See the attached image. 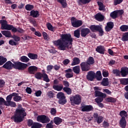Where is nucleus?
<instances>
[{
	"label": "nucleus",
	"mask_w": 128,
	"mask_h": 128,
	"mask_svg": "<svg viewBox=\"0 0 128 128\" xmlns=\"http://www.w3.org/2000/svg\"><path fill=\"white\" fill-rule=\"evenodd\" d=\"M60 36V39L52 41L54 46H58L60 50H66V48H70V46H72L74 38H72L70 34H62Z\"/></svg>",
	"instance_id": "f257e3e1"
},
{
	"label": "nucleus",
	"mask_w": 128,
	"mask_h": 128,
	"mask_svg": "<svg viewBox=\"0 0 128 128\" xmlns=\"http://www.w3.org/2000/svg\"><path fill=\"white\" fill-rule=\"evenodd\" d=\"M13 62L14 64L10 61H8L2 66V68L8 70H12L14 68L18 70H24L28 66V64L22 63L20 62L16 61Z\"/></svg>",
	"instance_id": "f03ea898"
},
{
	"label": "nucleus",
	"mask_w": 128,
	"mask_h": 128,
	"mask_svg": "<svg viewBox=\"0 0 128 128\" xmlns=\"http://www.w3.org/2000/svg\"><path fill=\"white\" fill-rule=\"evenodd\" d=\"M25 116H26V109L22 108V106L19 104L18 108L16 109L14 112V116L11 117V120H12L14 122H22Z\"/></svg>",
	"instance_id": "7ed1b4c3"
},
{
	"label": "nucleus",
	"mask_w": 128,
	"mask_h": 128,
	"mask_svg": "<svg viewBox=\"0 0 128 128\" xmlns=\"http://www.w3.org/2000/svg\"><path fill=\"white\" fill-rule=\"evenodd\" d=\"M0 24H1L0 28L2 30H12V32H20V34H22L24 32V30L22 28H16L12 24H8V21L4 20H0Z\"/></svg>",
	"instance_id": "20e7f679"
},
{
	"label": "nucleus",
	"mask_w": 128,
	"mask_h": 128,
	"mask_svg": "<svg viewBox=\"0 0 128 128\" xmlns=\"http://www.w3.org/2000/svg\"><path fill=\"white\" fill-rule=\"evenodd\" d=\"M120 116L122 117L119 122L120 126L122 128H126V118L128 116V112L126 110H122L120 112Z\"/></svg>",
	"instance_id": "39448f33"
},
{
	"label": "nucleus",
	"mask_w": 128,
	"mask_h": 128,
	"mask_svg": "<svg viewBox=\"0 0 128 128\" xmlns=\"http://www.w3.org/2000/svg\"><path fill=\"white\" fill-rule=\"evenodd\" d=\"M35 78L37 80H42V78H43V80L46 82H50V80L46 73H41L40 72H36L35 74Z\"/></svg>",
	"instance_id": "423d86ee"
},
{
	"label": "nucleus",
	"mask_w": 128,
	"mask_h": 128,
	"mask_svg": "<svg viewBox=\"0 0 128 128\" xmlns=\"http://www.w3.org/2000/svg\"><path fill=\"white\" fill-rule=\"evenodd\" d=\"M70 100L72 106L73 104H80V102H82V96L80 94L73 96L70 98Z\"/></svg>",
	"instance_id": "0eeeda50"
},
{
	"label": "nucleus",
	"mask_w": 128,
	"mask_h": 128,
	"mask_svg": "<svg viewBox=\"0 0 128 128\" xmlns=\"http://www.w3.org/2000/svg\"><path fill=\"white\" fill-rule=\"evenodd\" d=\"M36 120L42 124H48L50 122V119L46 115H39L37 116Z\"/></svg>",
	"instance_id": "6e6552de"
},
{
	"label": "nucleus",
	"mask_w": 128,
	"mask_h": 128,
	"mask_svg": "<svg viewBox=\"0 0 128 128\" xmlns=\"http://www.w3.org/2000/svg\"><path fill=\"white\" fill-rule=\"evenodd\" d=\"M28 126L31 128H41L42 127V124L40 122H34L32 120L29 119L27 122Z\"/></svg>",
	"instance_id": "1a4fd4ad"
},
{
	"label": "nucleus",
	"mask_w": 128,
	"mask_h": 128,
	"mask_svg": "<svg viewBox=\"0 0 128 128\" xmlns=\"http://www.w3.org/2000/svg\"><path fill=\"white\" fill-rule=\"evenodd\" d=\"M71 24L73 28H80L82 26V21L81 20H76V18L72 17L71 18Z\"/></svg>",
	"instance_id": "9d476101"
},
{
	"label": "nucleus",
	"mask_w": 128,
	"mask_h": 128,
	"mask_svg": "<svg viewBox=\"0 0 128 128\" xmlns=\"http://www.w3.org/2000/svg\"><path fill=\"white\" fill-rule=\"evenodd\" d=\"M80 66L82 72H88L90 70V66L86 62H82L80 64Z\"/></svg>",
	"instance_id": "9b49d317"
},
{
	"label": "nucleus",
	"mask_w": 128,
	"mask_h": 128,
	"mask_svg": "<svg viewBox=\"0 0 128 128\" xmlns=\"http://www.w3.org/2000/svg\"><path fill=\"white\" fill-rule=\"evenodd\" d=\"M86 78L90 82H94V80L96 78V72L94 71H89L86 76Z\"/></svg>",
	"instance_id": "f8f14e48"
},
{
	"label": "nucleus",
	"mask_w": 128,
	"mask_h": 128,
	"mask_svg": "<svg viewBox=\"0 0 128 128\" xmlns=\"http://www.w3.org/2000/svg\"><path fill=\"white\" fill-rule=\"evenodd\" d=\"M82 112H88L94 110V107L92 105H82L80 107Z\"/></svg>",
	"instance_id": "ddd939ff"
},
{
	"label": "nucleus",
	"mask_w": 128,
	"mask_h": 128,
	"mask_svg": "<svg viewBox=\"0 0 128 128\" xmlns=\"http://www.w3.org/2000/svg\"><path fill=\"white\" fill-rule=\"evenodd\" d=\"M90 33V30L88 28H83L80 31V36L82 38H86L88 34Z\"/></svg>",
	"instance_id": "4468645a"
},
{
	"label": "nucleus",
	"mask_w": 128,
	"mask_h": 128,
	"mask_svg": "<svg viewBox=\"0 0 128 128\" xmlns=\"http://www.w3.org/2000/svg\"><path fill=\"white\" fill-rule=\"evenodd\" d=\"M93 116L96 120L97 124H102L104 120V118L102 116H99L98 113H94Z\"/></svg>",
	"instance_id": "2eb2a0df"
},
{
	"label": "nucleus",
	"mask_w": 128,
	"mask_h": 128,
	"mask_svg": "<svg viewBox=\"0 0 128 128\" xmlns=\"http://www.w3.org/2000/svg\"><path fill=\"white\" fill-rule=\"evenodd\" d=\"M38 72V67L36 66H30L28 68V72L30 74H36Z\"/></svg>",
	"instance_id": "dca6fc26"
},
{
	"label": "nucleus",
	"mask_w": 128,
	"mask_h": 128,
	"mask_svg": "<svg viewBox=\"0 0 128 128\" xmlns=\"http://www.w3.org/2000/svg\"><path fill=\"white\" fill-rule=\"evenodd\" d=\"M114 24L113 22H107L106 26L105 27L106 32H110V30L114 28Z\"/></svg>",
	"instance_id": "f3484780"
},
{
	"label": "nucleus",
	"mask_w": 128,
	"mask_h": 128,
	"mask_svg": "<svg viewBox=\"0 0 128 128\" xmlns=\"http://www.w3.org/2000/svg\"><path fill=\"white\" fill-rule=\"evenodd\" d=\"M96 51L101 54H104V52H106V48L102 46H98L96 49Z\"/></svg>",
	"instance_id": "a211bd4d"
},
{
	"label": "nucleus",
	"mask_w": 128,
	"mask_h": 128,
	"mask_svg": "<svg viewBox=\"0 0 128 128\" xmlns=\"http://www.w3.org/2000/svg\"><path fill=\"white\" fill-rule=\"evenodd\" d=\"M40 12L36 10H32L30 12V16H32V18H38L40 16Z\"/></svg>",
	"instance_id": "6ab92c4d"
},
{
	"label": "nucleus",
	"mask_w": 128,
	"mask_h": 128,
	"mask_svg": "<svg viewBox=\"0 0 128 128\" xmlns=\"http://www.w3.org/2000/svg\"><path fill=\"white\" fill-rule=\"evenodd\" d=\"M120 74L123 78H126L128 74V68L126 67L122 68Z\"/></svg>",
	"instance_id": "aec40b11"
},
{
	"label": "nucleus",
	"mask_w": 128,
	"mask_h": 128,
	"mask_svg": "<svg viewBox=\"0 0 128 128\" xmlns=\"http://www.w3.org/2000/svg\"><path fill=\"white\" fill-rule=\"evenodd\" d=\"M95 96H98V98H106V94L102 93L100 91L95 90L94 92Z\"/></svg>",
	"instance_id": "412c9836"
},
{
	"label": "nucleus",
	"mask_w": 128,
	"mask_h": 128,
	"mask_svg": "<svg viewBox=\"0 0 128 128\" xmlns=\"http://www.w3.org/2000/svg\"><path fill=\"white\" fill-rule=\"evenodd\" d=\"M54 122L56 126H60L62 122V119L60 117H55L54 118Z\"/></svg>",
	"instance_id": "4be33fe9"
},
{
	"label": "nucleus",
	"mask_w": 128,
	"mask_h": 128,
	"mask_svg": "<svg viewBox=\"0 0 128 128\" xmlns=\"http://www.w3.org/2000/svg\"><path fill=\"white\" fill-rule=\"evenodd\" d=\"M1 33L3 36H4L6 38H12V32L9 30H2L1 31Z\"/></svg>",
	"instance_id": "5701e85b"
},
{
	"label": "nucleus",
	"mask_w": 128,
	"mask_h": 128,
	"mask_svg": "<svg viewBox=\"0 0 128 128\" xmlns=\"http://www.w3.org/2000/svg\"><path fill=\"white\" fill-rule=\"evenodd\" d=\"M100 26L98 25H91L89 28L91 32H98Z\"/></svg>",
	"instance_id": "b1692460"
},
{
	"label": "nucleus",
	"mask_w": 128,
	"mask_h": 128,
	"mask_svg": "<svg viewBox=\"0 0 128 128\" xmlns=\"http://www.w3.org/2000/svg\"><path fill=\"white\" fill-rule=\"evenodd\" d=\"M95 78L96 80L100 81L102 80V72L100 71H97L95 74Z\"/></svg>",
	"instance_id": "393cba45"
},
{
	"label": "nucleus",
	"mask_w": 128,
	"mask_h": 128,
	"mask_svg": "<svg viewBox=\"0 0 128 128\" xmlns=\"http://www.w3.org/2000/svg\"><path fill=\"white\" fill-rule=\"evenodd\" d=\"M95 18L98 22H102L104 20V17L102 14L98 13L95 16Z\"/></svg>",
	"instance_id": "a878e982"
},
{
	"label": "nucleus",
	"mask_w": 128,
	"mask_h": 128,
	"mask_svg": "<svg viewBox=\"0 0 128 128\" xmlns=\"http://www.w3.org/2000/svg\"><path fill=\"white\" fill-rule=\"evenodd\" d=\"M80 60L78 58L75 57L74 58L71 64V66H76L78 64H80Z\"/></svg>",
	"instance_id": "bb28decb"
},
{
	"label": "nucleus",
	"mask_w": 128,
	"mask_h": 128,
	"mask_svg": "<svg viewBox=\"0 0 128 128\" xmlns=\"http://www.w3.org/2000/svg\"><path fill=\"white\" fill-rule=\"evenodd\" d=\"M53 88L57 92H60L64 90V85L60 84V86L54 85L52 86Z\"/></svg>",
	"instance_id": "cd10ccee"
},
{
	"label": "nucleus",
	"mask_w": 128,
	"mask_h": 128,
	"mask_svg": "<svg viewBox=\"0 0 128 128\" xmlns=\"http://www.w3.org/2000/svg\"><path fill=\"white\" fill-rule=\"evenodd\" d=\"M60 4L63 8H66L68 6V3H66V0H56Z\"/></svg>",
	"instance_id": "c85d7f7f"
},
{
	"label": "nucleus",
	"mask_w": 128,
	"mask_h": 128,
	"mask_svg": "<svg viewBox=\"0 0 128 128\" xmlns=\"http://www.w3.org/2000/svg\"><path fill=\"white\" fill-rule=\"evenodd\" d=\"M72 70L76 74H79L80 72V66H76L72 68Z\"/></svg>",
	"instance_id": "c756f323"
},
{
	"label": "nucleus",
	"mask_w": 128,
	"mask_h": 128,
	"mask_svg": "<svg viewBox=\"0 0 128 128\" xmlns=\"http://www.w3.org/2000/svg\"><path fill=\"white\" fill-rule=\"evenodd\" d=\"M92 0H78V6H82V4H90Z\"/></svg>",
	"instance_id": "7c9ffc66"
},
{
	"label": "nucleus",
	"mask_w": 128,
	"mask_h": 128,
	"mask_svg": "<svg viewBox=\"0 0 128 128\" xmlns=\"http://www.w3.org/2000/svg\"><path fill=\"white\" fill-rule=\"evenodd\" d=\"M28 56L30 60H38V57L36 54L34 53H28Z\"/></svg>",
	"instance_id": "2f4dec72"
},
{
	"label": "nucleus",
	"mask_w": 128,
	"mask_h": 128,
	"mask_svg": "<svg viewBox=\"0 0 128 128\" xmlns=\"http://www.w3.org/2000/svg\"><path fill=\"white\" fill-rule=\"evenodd\" d=\"M68 100H66V97L59 99L58 101L59 104H61L62 106H64V104H66Z\"/></svg>",
	"instance_id": "473e14b6"
},
{
	"label": "nucleus",
	"mask_w": 128,
	"mask_h": 128,
	"mask_svg": "<svg viewBox=\"0 0 128 128\" xmlns=\"http://www.w3.org/2000/svg\"><path fill=\"white\" fill-rule=\"evenodd\" d=\"M14 102H20V100H22V96H18V94L14 92Z\"/></svg>",
	"instance_id": "72a5a7b5"
},
{
	"label": "nucleus",
	"mask_w": 128,
	"mask_h": 128,
	"mask_svg": "<svg viewBox=\"0 0 128 128\" xmlns=\"http://www.w3.org/2000/svg\"><path fill=\"white\" fill-rule=\"evenodd\" d=\"M101 84L104 86H108L109 84L108 78H104L101 82Z\"/></svg>",
	"instance_id": "f704fd0d"
},
{
	"label": "nucleus",
	"mask_w": 128,
	"mask_h": 128,
	"mask_svg": "<svg viewBox=\"0 0 128 128\" xmlns=\"http://www.w3.org/2000/svg\"><path fill=\"white\" fill-rule=\"evenodd\" d=\"M20 60L22 62H30V58L26 56H24L20 58Z\"/></svg>",
	"instance_id": "c9c22d12"
},
{
	"label": "nucleus",
	"mask_w": 128,
	"mask_h": 128,
	"mask_svg": "<svg viewBox=\"0 0 128 128\" xmlns=\"http://www.w3.org/2000/svg\"><path fill=\"white\" fill-rule=\"evenodd\" d=\"M33 8H34V6L30 4H27L25 6V10H28V11L32 10Z\"/></svg>",
	"instance_id": "e433bc0d"
},
{
	"label": "nucleus",
	"mask_w": 128,
	"mask_h": 128,
	"mask_svg": "<svg viewBox=\"0 0 128 128\" xmlns=\"http://www.w3.org/2000/svg\"><path fill=\"white\" fill-rule=\"evenodd\" d=\"M106 101L107 102H113V103H114V102H116V99L112 98V97H110V98H107L106 99Z\"/></svg>",
	"instance_id": "4c0bfd02"
},
{
	"label": "nucleus",
	"mask_w": 128,
	"mask_h": 128,
	"mask_svg": "<svg viewBox=\"0 0 128 128\" xmlns=\"http://www.w3.org/2000/svg\"><path fill=\"white\" fill-rule=\"evenodd\" d=\"M86 62L90 66V64H94V57L90 56L88 58L87 62Z\"/></svg>",
	"instance_id": "58836bf2"
},
{
	"label": "nucleus",
	"mask_w": 128,
	"mask_h": 128,
	"mask_svg": "<svg viewBox=\"0 0 128 128\" xmlns=\"http://www.w3.org/2000/svg\"><path fill=\"white\" fill-rule=\"evenodd\" d=\"M63 90L66 92L67 94H72V89L68 87H64L63 88Z\"/></svg>",
	"instance_id": "ea45409f"
},
{
	"label": "nucleus",
	"mask_w": 128,
	"mask_h": 128,
	"mask_svg": "<svg viewBox=\"0 0 128 128\" xmlns=\"http://www.w3.org/2000/svg\"><path fill=\"white\" fill-rule=\"evenodd\" d=\"M110 16H111L112 18H113L114 20H115V18H116L118 16V12H116V10H114L110 14Z\"/></svg>",
	"instance_id": "a19ab883"
},
{
	"label": "nucleus",
	"mask_w": 128,
	"mask_h": 128,
	"mask_svg": "<svg viewBox=\"0 0 128 128\" xmlns=\"http://www.w3.org/2000/svg\"><path fill=\"white\" fill-rule=\"evenodd\" d=\"M7 60H8L6 58H4L2 56H0V66H2V64H6Z\"/></svg>",
	"instance_id": "79ce46f5"
},
{
	"label": "nucleus",
	"mask_w": 128,
	"mask_h": 128,
	"mask_svg": "<svg viewBox=\"0 0 128 128\" xmlns=\"http://www.w3.org/2000/svg\"><path fill=\"white\" fill-rule=\"evenodd\" d=\"M97 4H98V6H99V10H104V4L102 2H98Z\"/></svg>",
	"instance_id": "37998d69"
},
{
	"label": "nucleus",
	"mask_w": 128,
	"mask_h": 128,
	"mask_svg": "<svg viewBox=\"0 0 128 128\" xmlns=\"http://www.w3.org/2000/svg\"><path fill=\"white\" fill-rule=\"evenodd\" d=\"M56 98H58V100H60L66 98V96H64V94L62 92H59L56 94Z\"/></svg>",
	"instance_id": "c03bdc74"
},
{
	"label": "nucleus",
	"mask_w": 128,
	"mask_h": 128,
	"mask_svg": "<svg viewBox=\"0 0 128 128\" xmlns=\"http://www.w3.org/2000/svg\"><path fill=\"white\" fill-rule=\"evenodd\" d=\"M74 36L77 38H80V32L79 30H76L74 31Z\"/></svg>",
	"instance_id": "a18cd8bd"
},
{
	"label": "nucleus",
	"mask_w": 128,
	"mask_h": 128,
	"mask_svg": "<svg viewBox=\"0 0 128 128\" xmlns=\"http://www.w3.org/2000/svg\"><path fill=\"white\" fill-rule=\"evenodd\" d=\"M46 26L48 30H51V32H54V28L52 26V25L50 22L46 24Z\"/></svg>",
	"instance_id": "49530a36"
},
{
	"label": "nucleus",
	"mask_w": 128,
	"mask_h": 128,
	"mask_svg": "<svg viewBox=\"0 0 128 128\" xmlns=\"http://www.w3.org/2000/svg\"><path fill=\"white\" fill-rule=\"evenodd\" d=\"M120 30L121 32H128V25H122L120 26Z\"/></svg>",
	"instance_id": "de8ad7c7"
},
{
	"label": "nucleus",
	"mask_w": 128,
	"mask_h": 128,
	"mask_svg": "<svg viewBox=\"0 0 128 128\" xmlns=\"http://www.w3.org/2000/svg\"><path fill=\"white\" fill-rule=\"evenodd\" d=\"M122 40V42H128V32H126L123 34Z\"/></svg>",
	"instance_id": "09e8293b"
},
{
	"label": "nucleus",
	"mask_w": 128,
	"mask_h": 128,
	"mask_svg": "<svg viewBox=\"0 0 128 128\" xmlns=\"http://www.w3.org/2000/svg\"><path fill=\"white\" fill-rule=\"evenodd\" d=\"M120 82L123 86H126V84H128V78L120 80Z\"/></svg>",
	"instance_id": "8fccbe9b"
},
{
	"label": "nucleus",
	"mask_w": 128,
	"mask_h": 128,
	"mask_svg": "<svg viewBox=\"0 0 128 128\" xmlns=\"http://www.w3.org/2000/svg\"><path fill=\"white\" fill-rule=\"evenodd\" d=\"M6 106H12V108H16V102H12V101H9V102H6Z\"/></svg>",
	"instance_id": "3c124183"
},
{
	"label": "nucleus",
	"mask_w": 128,
	"mask_h": 128,
	"mask_svg": "<svg viewBox=\"0 0 128 128\" xmlns=\"http://www.w3.org/2000/svg\"><path fill=\"white\" fill-rule=\"evenodd\" d=\"M104 98H106L104 97H98L96 98H95V102H96V104H100L102 102H103Z\"/></svg>",
	"instance_id": "603ef678"
},
{
	"label": "nucleus",
	"mask_w": 128,
	"mask_h": 128,
	"mask_svg": "<svg viewBox=\"0 0 128 128\" xmlns=\"http://www.w3.org/2000/svg\"><path fill=\"white\" fill-rule=\"evenodd\" d=\"M50 112L52 116H56V108H52Z\"/></svg>",
	"instance_id": "864d4df0"
},
{
	"label": "nucleus",
	"mask_w": 128,
	"mask_h": 128,
	"mask_svg": "<svg viewBox=\"0 0 128 128\" xmlns=\"http://www.w3.org/2000/svg\"><path fill=\"white\" fill-rule=\"evenodd\" d=\"M14 96V92L12 93V94H10V95L6 96V100H7V102L12 101V96Z\"/></svg>",
	"instance_id": "5fc2aeb1"
},
{
	"label": "nucleus",
	"mask_w": 128,
	"mask_h": 128,
	"mask_svg": "<svg viewBox=\"0 0 128 128\" xmlns=\"http://www.w3.org/2000/svg\"><path fill=\"white\" fill-rule=\"evenodd\" d=\"M114 74H116V76H120V71L118 69H115L112 70Z\"/></svg>",
	"instance_id": "6e6d98bb"
},
{
	"label": "nucleus",
	"mask_w": 128,
	"mask_h": 128,
	"mask_svg": "<svg viewBox=\"0 0 128 128\" xmlns=\"http://www.w3.org/2000/svg\"><path fill=\"white\" fill-rule=\"evenodd\" d=\"M97 32H98V35L100 36H104V30H102V26H100V28H99Z\"/></svg>",
	"instance_id": "4d7b16f0"
},
{
	"label": "nucleus",
	"mask_w": 128,
	"mask_h": 128,
	"mask_svg": "<svg viewBox=\"0 0 128 128\" xmlns=\"http://www.w3.org/2000/svg\"><path fill=\"white\" fill-rule=\"evenodd\" d=\"M2 104L6 106V101L3 98L0 97V106H2Z\"/></svg>",
	"instance_id": "13d9d810"
},
{
	"label": "nucleus",
	"mask_w": 128,
	"mask_h": 128,
	"mask_svg": "<svg viewBox=\"0 0 128 128\" xmlns=\"http://www.w3.org/2000/svg\"><path fill=\"white\" fill-rule=\"evenodd\" d=\"M11 38H14L15 42H20V38L16 35L12 36Z\"/></svg>",
	"instance_id": "bf43d9fd"
},
{
	"label": "nucleus",
	"mask_w": 128,
	"mask_h": 128,
	"mask_svg": "<svg viewBox=\"0 0 128 128\" xmlns=\"http://www.w3.org/2000/svg\"><path fill=\"white\" fill-rule=\"evenodd\" d=\"M48 96L50 98H54V93H53V92L52 91H50L48 93Z\"/></svg>",
	"instance_id": "052dcab7"
},
{
	"label": "nucleus",
	"mask_w": 128,
	"mask_h": 128,
	"mask_svg": "<svg viewBox=\"0 0 128 128\" xmlns=\"http://www.w3.org/2000/svg\"><path fill=\"white\" fill-rule=\"evenodd\" d=\"M102 124L103 128H108V126H110V124H108V122L106 121H104Z\"/></svg>",
	"instance_id": "680f3d73"
},
{
	"label": "nucleus",
	"mask_w": 128,
	"mask_h": 128,
	"mask_svg": "<svg viewBox=\"0 0 128 128\" xmlns=\"http://www.w3.org/2000/svg\"><path fill=\"white\" fill-rule=\"evenodd\" d=\"M6 84V82L2 80H0V88H4Z\"/></svg>",
	"instance_id": "e2e57ef3"
},
{
	"label": "nucleus",
	"mask_w": 128,
	"mask_h": 128,
	"mask_svg": "<svg viewBox=\"0 0 128 128\" xmlns=\"http://www.w3.org/2000/svg\"><path fill=\"white\" fill-rule=\"evenodd\" d=\"M124 0H114V6H118V4H122Z\"/></svg>",
	"instance_id": "0e129e2a"
},
{
	"label": "nucleus",
	"mask_w": 128,
	"mask_h": 128,
	"mask_svg": "<svg viewBox=\"0 0 128 128\" xmlns=\"http://www.w3.org/2000/svg\"><path fill=\"white\" fill-rule=\"evenodd\" d=\"M63 84L65 88H68L70 86V82L66 80H63Z\"/></svg>",
	"instance_id": "69168bd1"
},
{
	"label": "nucleus",
	"mask_w": 128,
	"mask_h": 128,
	"mask_svg": "<svg viewBox=\"0 0 128 128\" xmlns=\"http://www.w3.org/2000/svg\"><path fill=\"white\" fill-rule=\"evenodd\" d=\"M69 62H70V60L68 58H66L63 61V64H64V66H68Z\"/></svg>",
	"instance_id": "338daca9"
},
{
	"label": "nucleus",
	"mask_w": 128,
	"mask_h": 128,
	"mask_svg": "<svg viewBox=\"0 0 128 128\" xmlns=\"http://www.w3.org/2000/svg\"><path fill=\"white\" fill-rule=\"evenodd\" d=\"M42 34L44 40H48V34L46 32H43L42 33Z\"/></svg>",
	"instance_id": "774afa93"
}]
</instances>
